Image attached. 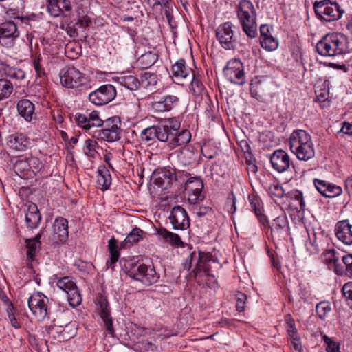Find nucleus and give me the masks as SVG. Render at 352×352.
Wrapping results in <instances>:
<instances>
[{"instance_id":"ddd939ff","label":"nucleus","mask_w":352,"mask_h":352,"mask_svg":"<svg viewBox=\"0 0 352 352\" xmlns=\"http://www.w3.org/2000/svg\"><path fill=\"white\" fill-rule=\"evenodd\" d=\"M116 96L115 87L112 85L107 84L90 93L89 100L91 103L97 106H101L113 100Z\"/></svg>"},{"instance_id":"20e7f679","label":"nucleus","mask_w":352,"mask_h":352,"mask_svg":"<svg viewBox=\"0 0 352 352\" xmlns=\"http://www.w3.org/2000/svg\"><path fill=\"white\" fill-rule=\"evenodd\" d=\"M236 14L244 33L249 38H255L257 34L256 10L249 0H241L236 6Z\"/></svg>"},{"instance_id":"dca6fc26","label":"nucleus","mask_w":352,"mask_h":352,"mask_svg":"<svg viewBox=\"0 0 352 352\" xmlns=\"http://www.w3.org/2000/svg\"><path fill=\"white\" fill-rule=\"evenodd\" d=\"M96 305L104 328L110 335L113 336L114 329L113 327L112 318L111 316L109 304L107 298L103 295H98L96 300Z\"/></svg>"},{"instance_id":"0e129e2a","label":"nucleus","mask_w":352,"mask_h":352,"mask_svg":"<svg viewBox=\"0 0 352 352\" xmlns=\"http://www.w3.org/2000/svg\"><path fill=\"white\" fill-rule=\"evenodd\" d=\"M334 271L338 275H343L345 274V267L342 266L338 262L334 263Z\"/></svg>"},{"instance_id":"6e6552de","label":"nucleus","mask_w":352,"mask_h":352,"mask_svg":"<svg viewBox=\"0 0 352 352\" xmlns=\"http://www.w3.org/2000/svg\"><path fill=\"white\" fill-rule=\"evenodd\" d=\"M314 8L318 18L327 22L340 19L344 13L337 3L329 0L315 2Z\"/></svg>"},{"instance_id":"4c0bfd02","label":"nucleus","mask_w":352,"mask_h":352,"mask_svg":"<svg viewBox=\"0 0 352 352\" xmlns=\"http://www.w3.org/2000/svg\"><path fill=\"white\" fill-rule=\"evenodd\" d=\"M109 249L110 251V261L107 262L108 267L113 269V265L118 261L120 254L117 247V241L115 238H111L109 241Z\"/></svg>"},{"instance_id":"5701e85b","label":"nucleus","mask_w":352,"mask_h":352,"mask_svg":"<svg viewBox=\"0 0 352 352\" xmlns=\"http://www.w3.org/2000/svg\"><path fill=\"white\" fill-rule=\"evenodd\" d=\"M68 234V221L61 217L56 218L53 223L52 241L56 243L65 241Z\"/></svg>"},{"instance_id":"680f3d73","label":"nucleus","mask_w":352,"mask_h":352,"mask_svg":"<svg viewBox=\"0 0 352 352\" xmlns=\"http://www.w3.org/2000/svg\"><path fill=\"white\" fill-rule=\"evenodd\" d=\"M33 65L38 76L41 77V76L45 74L44 69L41 67L40 64L39 58L35 59L34 60Z\"/></svg>"},{"instance_id":"603ef678","label":"nucleus","mask_w":352,"mask_h":352,"mask_svg":"<svg viewBox=\"0 0 352 352\" xmlns=\"http://www.w3.org/2000/svg\"><path fill=\"white\" fill-rule=\"evenodd\" d=\"M322 339L327 345L326 351L327 352H340V346L338 343L333 341L326 335L322 336Z\"/></svg>"},{"instance_id":"e433bc0d","label":"nucleus","mask_w":352,"mask_h":352,"mask_svg":"<svg viewBox=\"0 0 352 352\" xmlns=\"http://www.w3.org/2000/svg\"><path fill=\"white\" fill-rule=\"evenodd\" d=\"M118 82L129 90H136L140 87V80L134 76L127 75L118 78Z\"/></svg>"},{"instance_id":"69168bd1","label":"nucleus","mask_w":352,"mask_h":352,"mask_svg":"<svg viewBox=\"0 0 352 352\" xmlns=\"http://www.w3.org/2000/svg\"><path fill=\"white\" fill-rule=\"evenodd\" d=\"M341 131L345 134L352 135V124L346 122H344Z\"/></svg>"},{"instance_id":"37998d69","label":"nucleus","mask_w":352,"mask_h":352,"mask_svg":"<svg viewBox=\"0 0 352 352\" xmlns=\"http://www.w3.org/2000/svg\"><path fill=\"white\" fill-rule=\"evenodd\" d=\"M285 324L287 331V336L290 340H293L294 338H299L297 332V329L295 327V322L290 314H287L285 316Z\"/></svg>"},{"instance_id":"f257e3e1","label":"nucleus","mask_w":352,"mask_h":352,"mask_svg":"<svg viewBox=\"0 0 352 352\" xmlns=\"http://www.w3.org/2000/svg\"><path fill=\"white\" fill-rule=\"evenodd\" d=\"M181 122L179 118H171L144 129L140 134L143 142H148L158 140L167 142L170 148H175L188 144L191 139V133L187 129L179 131Z\"/></svg>"},{"instance_id":"423d86ee","label":"nucleus","mask_w":352,"mask_h":352,"mask_svg":"<svg viewBox=\"0 0 352 352\" xmlns=\"http://www.w3.org/2000/svg\"><path fill=\"white\" fill-rule=\"evenodd\" d=\"M188 173L170 167L163 168L153 174L154 183L162 190H167L174 185H182Z\"/></svg>"},{"instance_id":"13d9d810","label":"nucleus","mask_w":352,"mask_h":352,"mask_svg":"<svg viewBox=\"0 0 352 352\" xmlns=\"http://www.w3.org/2000/svg\"><path fill=\"white\" fill-rule=\"evenodd\" d=\"M343 296L349 300H352V282L345 283L342 289Z\"/></svg>"},{"instance_id":"a18cd8bd","label":"nucleus","mask_w":352,"mask_h":352,"mask_svg":"<svg viewBox=\"0 0 352 352\" xmlns=\"http://www.w3.org/2000/svg\"><path fill=\"white\" fill-rule=\"evenodd\" d=\"M316 311L321 320H324L327 315L331 311V304L328 301H321L316 305Z\"/></svg>"},{"instance_id":"7ed1b4c3","label":"nucleus","mask_w":352,"mask_h":352,"mask_svg":"<svg viewBox=\"0 0 352 352\" xmlns=\"http://www.w3.org/2000/svg\"><path fill=\"white\" fill-rule=\"evenodd\" d=\"M291 151L299 160L308 161L315 155L311 135L305 130H294L289 137Z\"/></svg>"},{"instance_id":"c756f323","label":"nucleus","mask_w":352,"mask_h":352,"mask_svg":"<svg viewBox=\"0 0 352 352\" xmlns=\"http://www.w3.org/2000/svg\"><path fill=\"white\" fill-rule=\"evenodd\" d=\"M137 281L142 283L146 286L151 285L157 282L160 275L156 272L155 268L152 266L146 265L145 269Z\"/></svg>"},{"instance_id":"f03ea898","label":"nucleus","mask_w":352,"mask_h":352,"mask_svg":"<svg viewBox=\"0 0 352 352\" xmlns=\"http://www.w3.org/2000/svg\"><path fill=\"white\" fill-rule=\"evenodd\" d=\"M74 119L78 126L85 130H89L92 127H99L104 124L100 130L94 131L93 137L98 140L112 142L120 138L121 122L118 117L114 116L106 120L104 122L99 116L97 111H93L88 115L77 113Z\"/></svg>"},{"instance_id":"39448f33","label":"nucleus","mask_w":352,"mask_h":352,"mask_svg":"<svg viewBox=\"0 0 352 352\" xmlns=\"http://www.w3.org/2000/svg\"><path fill=\"white\" fill-rule=\"evenodd\" d=\"M347 38L342 34L326 35L316 45L317 52L324 56H334L348 52Z\"/></svg>"},{"instance_id":"052dcab7","label":"nucleus","mask_w":352,"mask_h":352,"mask_svg":"<svg viewBox=\"0 0 352 352\" xmlns=\"http://www.w3.org/2000/svg\"><path fill=\"white\" fill-rule=\"evenodd\" d=\"M272 28L267 24H263L260 27V38H263L267 36H270L272 35L271 30Z\"/></svg>"},{"instance_id":"1a4fd4ad","label":"nucleus","mask_w":352,"mask_h":352,"mask_svg":"<svg viewBox=\"0 0 352 352\" xmlns=\"http://www.w3.org/2000/svg\"><path fill=\"white\" fill-rule=\"evenodd\" d=\"M56 285L67 295L69 304L76 307L81 303L82 298L76 283L71 276L57 278Z\"/></svg>"},{"instance_id":"e2e57ef3","label":"nucleus","mask_w":352,"mask_h":352,"mask_svg":"<svg viewBox=\"0 0 352 352\" xmlns=\"http://www.w3.org/2000/svg\"><path fill=\"white\" fill-rule=\"evenodd\" d=\"M210 207H200L195 211V214L199 217H202L211 212Z\"/></svg>"},{"instance_id":"f8f14e48","label":"nucleus","mask_w":352,"mask_h":352,"mask_svg":"<svg viewBox=\"0 0 352 352\" xmlns=\"http://www.w3.org/2000/svg\"><path fill=\"white\" fill-rule=\"evenodd\" d=\"M224 74L232 82L240 85L245 82L243 65L239 59L234 58L229 60L224 69Z\"/></svg>"},{"instance_id":"ea45409f","label":"nucleus","mask_w":352,"mask_h":352,"mask_svg":"<svg viewBox=\"0 0 352 352\" xmlns=\"http://www.w3.org/2000/svg\"><path fill=\"white\" fill-rule=\"evenodd\" d=\"M158 234L172 245H179L182 243L179 236L177 234L168 231L165 228H160Z\"/></svg>"},{"instance_id":"a878e982","label":"nucleus","mask_w":352,"mask_h":352,"mask_svg":"<svg viewBox=\"0 0 352 352\" xmlns=\"http://www.w3.org/2000/svg\"><path fill=\"white\" fill-rule=\"evenodd\" d=\"M272 235L280 239L288 232V221L285 214L280 215L273 219L270 225Z\"/></svg>"},{"instance_id":"f704fd0d","label":"nucleus","mask_w":352,"mask_h":352,"mask_svg":"<svg viewBox=\"0 0 352 352\" xmlns=\"http://www.w3.org/2000/svg\"><path fill=\"white\" fill-rule=\"evenodd\" d=\"M157 58V54L149 51L140 56L137 60V63L142 69H147L153 65Z\"/></svg>"},{"instance_id":"de8ad7c7","label":"nucleus","mask_w":352,"mask_h":352,"mask_svg":"<svg viewBox=\"0 0 352 352\" xmlns=\"http://www.w3.org/2000/svg\"><path fill=\"white\" fill-rule=\"evenodd\" d=\"M26 243V248H27V252H26V256H27V264L29 265L30 263L33 261L35 252L37 248V244L35 241L30 239L25 240Z\"/></svg>"},{"instance_id":"bf43d9fd","label":"nucleus","mask_w":352,"mask_h":352,"mask_svg":"<svg viewBox=\"0 0 352 352\" xmlns=\"http://www.w3.org/2000/svg\"><path fill=\"white\" fill-rule=\"evenodd\" d=\"M163 101L165 103V106H166V109L170 110L173 108V104L178 101V98L173 95H168L164 98Z\"/></svg>"},{"instance_id":"49530a36","label":"nucleus","mask_w":352,"mask_h":352,"mask_svg":"<svg viewBox=\"0 0 352 352\" xmlns=\"http://www.w3.org/2000/svg\"><path fill=\"white\" fill-rule=\"evenodd\" d=\"M291 199L295 206L296 210H304L305 208V203L303 199L302 192L300 190H295L292 192Z\"/></svg>"},{"instance_id":"f3484780","label":"nucleus","mask_w":352,"mask_h":352,"mask_svg":"<svg viewBox=\"0 0 352 352\" xmlns=\"http://www.w3.org/2000/svg\"><path fill=\"white\" fill-rule=\"evenodd\" d=\"M189 176L190 175L188 174V177L184 184H186V190L188 191V201L195 204L204 199V195L202 194L204 184L199 178Z\"/></svg>"},{"instance_id":"7c9ffc66","label":"nucleus","mask_w":352,"mask_h":352,"mask_svg":"<svg viewBox=\"0 0 352 352\" xmlns=\"http://www.w3.org/2000/svg\"><path fill=\"white\" fill-rule=\"evenodd\" d=\"M28 144V140L23 134L12 135L9 138L8 145L16 151L25 150Z\"/></svg>"},{"instance_id":"aec40b11","label":"nucleus","mask_w":352,"mask_h":352,"mask_svg":"<svg viewBox=\"0 0 352 352\" xmlns=\"http://www.w3.org/2000/svg\"><path fill=\"white\" fill-rule=\"evenodd\" d=\"M171 71L173 80L182 85L184 81L191 80L192 76L194 74L192 69L186 65V62L184 59H179L173 65Z\"/></svg>"},{"instance_id":"cd10ccee","label":"nucleus","mask_w":352,"mask_h":352,"mask_svg":"<svg viewBox=\"0 0 352 352\" xmlns=\"http://www.w3.org/2000/svg\"><path fill=\"white\" fill-rule=\"evenodd\" d=\"M19 114L23 117L25 121L30 122L33 120L34 113V104L28 99L20 100L16 105Z\"/></svg>"},{"instance_id":"4468645a","label":"nucleus","mask_w":352,"mask_h":352,"mask_svg":"<svg viewBox=\"0 0 352 352\" xmlns=\"http://www.w3.org/2000/svg\"><path fill=\"white\" fill-rule=\"evenodd\" d=\"M47 301L48 299L40 294H33L28 299L29 309L39 320H44L49 314Z\"/></svg>"},{"instance_id":"9b49d317","label":"nucleus","mask_w":352,"mask_h":352,"mask_svg":"<svg viewBox=\"0 0 352 352\" xmlns=\"http://www.w3.org/2000/svg\"><path fill=\"white\" fill-rule=\"evenodd\" d=\"M233 28L231 22H226L220 25L216 30V37L221 46L225 50L235 48L236 38L234 36Z\"/></svg>"},{"instance_id":"6e6d98bb","label":"nucleus","mask_w":352,"mask_h":352,"mask_svg":"<svg viewBox=\"0 0 352 352\" xmlns=\"http://www.w3.org/2000/svg\"><path fill=\"white\" fill-rule=\"evenodd\" d=\"M14 168L16 172L27 171L30 168V164L28 160H19L14 164Z\"/></svg>"},{"instance_id":"79ce46f5","label":"nucleus","mask_w":352,"mask_h":352,"mask_svg":"<svg viewBox=\"0 0 352 352\" xmlns=\"http://www.w3.org/2000/svg\"><path fill=\"white\" fill-rule=\"evenodd\" d=\"M250 204L252 209L254 211L256 216L258 217L259 221L262 223H264L266 221V218L262 214V210L260 207L259 199L254 196L251 197L250 195L248 197Z\"/></svg>"},{"instance_id":"6ab92c4d","label":"nucleus","mask_w":352,"mask_h":352,"mask_svg":"<svg viewBox=\"0 0 352 352\" xmlns=\"http://www.w3.org/2000/svg\"><path fill=\"white\" fill-rule=\"evenodd\" d=\"M76 322L68 324L63 327H50L48 329L50 337L59 342L72 338L76 335Z\"/></svg>"},{"instance_id":"864d4df0","label":"nucleus","mask_w":352,"mask_h":352,"mask_svg":"<svg viewBox=\"0 0 352 352\" xmlns=\"http://www.w3.org/2000/svg\"><path fill=\"white\" fill-rule=\"evenodd\" d=\"M8 316L11 325L14 329H20L21 327V322L16 318L13 312V307H8L7 309Z\"/></svg>"},{"instance_id":"c03bdc74","label":"nucleus","mask_w":352,"mask_h":352,"mask_svg":"<svg viewBox=\"0 0 352 352\" xmlns=\"http://www.w3.org/2000/svg\"><path fill=\"white\" fill-rule=\"evenodd\" d=\"M267 191L271 198L274 200H276L277 199H280L284 196L285 191L281 186L278 184H270L267 188Z\"/></svg>"},{"instance_id":"bb28decb","label":"nucleus","mask_w":352,"mask_h":352,"mask_svg":"<svg viewBox=\"0 0 352 352\" xmlns=\"http://www.w3.org/2000/svg\"><path fill=\"white\" fill-rule=\"evenodd\" d=\"M0 74L19 82L24 80L25 77V73L23 70L12 67L1 60H0Z\"/></svg>"},{"instance_id":"c9c22d12","label":"nucleus","mask_w":352,"mask_h":352,"mask_svg":"<svg viewBox=\"0 0 352 352\" xmlns=\"http://www.w3.org/2000/svg\"><path fill=\"white\" fill-rule=\"evenodd\" d=\"M144 232L139 228H133L126 236L124 241L122 243V246L125 248L133 245L142 239Z\"/></svg>"},{"instance_id":"2f4dec72","label":"nucleus","mask_w":352,"mask_h":352,"mask_svg":"<svg viewBox=\"0 0 352 352\" xmlns=\"http://www.w3.org/2000/svg\"><path fill=\"white\" fill-rule=\"evenodd\" d=\"M146 265L142 263L127 262L124 265V270L131 278L137 281L144 272Z\"/></svg>"},{"instance_id":"393cba45","label":"nucleus","mask_w":352,"mask_h":352,"mask_svg":"<svg viewBox=\"0 0 352 352\" xmlns=\"http://www.w3.org/2000/svg\"><path fill=\"white\" fill-rule=\"evenodd\" d=\"M352 226L348 220L338 221L335 227L336 236L344 244H352Z\"/></svg>"},{"instance_id":"0eeeda50","label":"nucleus","mask_w":352,"mask_h":352,"mask_svg":"<svg viewBox=\"0 0 352 352\" xmlns=\"http://www.w3.org/2000/svg\"><path fill=\"white\" fill-rule=\"evenodd\" d=\"M214 262L212 256L210 253L201 252H192L186 259L184 268L190 270L193 267L192 272L195 276L203 272L207 276H210V263Z\"/></svg>"},{"instance_id":"72a5a7b5","label":"nucleus","mask_w":352,"mask_h":352,"mask_svg":"<svg viewBox=\"0 0 352 352\" xmlns=\"http://www.w3.org/2000/svg\"><path fill=\"white\" fill-rule=\"evenodd\" d=\"M72 314L69 309H64L56 314L53 320V325L50 327H63L68 324L74 323L72 320Z\"/></svg>"},{"instance_id":"8fccbe9b","label":"nucleus","mask_w":352,"mask_h":352,"mask_svg":"<svg viewBox=\"0 0 352 352\" xmlns=\"http://www.w3.org/2000/svg\"><path fill=\"white\" fill-rule=\"evenodd\" d=\"M97 142L91 139H87L85 140L84 146V153L86 155L94 157L96 154V148L97 146Z\"/></svg>"},{"instance_id":"2eb2a0df","label":"nucleus","mask_w":352,"mask_h":352,"mask_svg":"<svg viewBox=\"0 0 352 352\" xmlns=\"http://www.w3.org/2000/svg\"><path fill=\"white\" fill-rule=\"evenodd\" d=\"M19 35L20 32L14 21H7L0 24V43L2 46L12 47Z\"/></svg>"},{"instance_id":"a211bd4d","label":"nucleus","mask_w":352,"mask_h":352,"mask_svg":"<svg viewBox=\"0 0 352 352\" xmlns=\"http://www.w3.org/2000/svg\"><path fill=\"white\" fill-rule=\"evenodd\" d=\"M169 220L175 230H184L189 228L190 220L186 211L180 206L173 208Z\"/></svg>"},{"instance_id":"412c9836","label":"nucleus","mask_w":352,"mask_h":352,"mask_svg":"<svg viewBox=\"0 0 352 352\" xmlns=\"http://www.w3.org/2000/svg\"><path fill=\"white\" fill-rule=\"evenodd\" d=\"M270 160L273 168L278 173H285L290 170V158L285 151L281 149L275 151Z\"/></svg>"},{"instance_id":"58836bf2","label":"nucleus","mask_w":352,"mask_h":352,"mask_svg":"<svg viewBox=\"0 0 352 352\" xmlns=\"http://www.w3.org/2000/svg\"><path fill=\"white\" fill-rule=\"evenodd\" d=\"M157 82V76L154 73L145 72L142 74L140 80V86L146 89L155 87Z\"/></svg>"},{"instance_id":"4d7b16f0","label":"nucleus","mask_w":352,"mask_h":352,"mask_svg":"<svg viewBox=\"0 0 352 352\" xmlns=\"http://www.w3.org/2000/svg\"><path fill=\"white\" fill-rule=\"evenodd\" d=\"M324 259L327 263H336L338 258L336 256V251L334 249L326 250L323 254Z\"/></svg>"},{"instance_id":"5fc2aeb1","label":"nucleus","mask_w":352,"mask_h":352,"mask_svg":"<svg viewBox=\"0 0 352 352\" xmlns=\"http://www.w3.org/2000/svg\"><path fill=\"white\" fill-rule=\"evenodd\" d=\"M236 308L239 311H243L245 309V304L247 300V296L245 294L238 292L236 294Z\"/></svg>"},{"instance_id":"4be33fe9","label":"nucleus","mask_w":352,"mask_h":352,"mask_svg":"<svg viewBox=\"0 0 352 352\" xmlns=\"http://www.w3.org/2000/svg\"><path fill=\"white\" fill-rule=\"evenodd\" d=\"M314 184L317 190L326 197H336L340 195L342 192V189L340 186L326 180L314 179Z\"/></svg>"},{"instance_id":"774afa93","label":"nucleus","mask_w":352,"mask_h":352,"mask_svg":"<svg viewBox=\"0 0 352 352\" xmlns=\"http://www.w3.org/2000/svg\"><path fill=\"white\" fill-rule=\"evenodd\" d=\"M292 344L295 350L300 351L301 349V342H300V338H294L293 340H291Z\"/></svg>"},{"instance_id":"09e8293b","label":"nucleus","mask_w":352,"mask_h":352,"mask_svg":"<svg viewBox=\"0 0 352 352\" xmlns=\"http://www.w3.org/2000/svg\"><path fill=\"white\" fill-rule=\"evenodd\" d=\"M260 42L261 46L268 51H273L276 50L278 46L277 40L274 38L272 35L265 37L263 38H260Z\"/></svg>"},{"instance_id":"338daca9","label":"nucleus","mask_w":352,"mask_h":352,"mask_svg":"<svg viewBox=\"0 0 352 352\" xmlns=\"http://www.w3.org/2000/svg\"><path fill=\"white\" fill-rule=\"evenodd\" d=\"M154 107L157 110L160 111H169V109H166V106H165V103L164 102V101H160V102H155Z\"/></svg>"},{"instance_id":"3c124183","label":"nucleus","mask_w":352,"mask_h":352,"mask_svg":"<svg viewBox=\"0 0 352 352\" xmlns=\"http://www.w3.org/2000/svg\"><path fill=\"white\" fill-rule=\"evenodd\" d=\"M191 82V89L195 95L199 96L204 91V85L197 78H195V74H193L190 80Z\"/></svg>"},{"instance_id":"473e14b6","label":"nucleus","mask_w":352,"mask_h":352,"mask_svg":"<svg viewBox=\"0 0 352 352\" xmlns=\"http://www.w3.org/2000/svg\"><path fill=\"white\" fill-rule=\"evenodd\" d=\"M97 184L102 190L109 188L111 184V176L109 170L104 166H100L98 168Z\"/></svg>"},{"instance_id":"c85d7f7f","label":"nucleus","mask_w":352,"mask_h":352,"mask_svg":"<svg viewBox=\"0 0 352 352\" xmlns=\"http://www.w3.org/2000/svg\"><path fill=\"white\" fill-rule=\"evenodd\" d=\"M41 220V215L37 206L31 203L28 205L25 213V221L27 226L30 228H35L38 226Z\"/></svg>"},{"instance_id":"a19ab883","label":"nucleus","mask_w":352,"mask_h":352,"mask_svg":"<svg viewBox=\"0 0 352 352\" xmlns=\"http://www.w3.org/2000/svg\"><path fill=\"white\" fill-rule=\"evenodd\" d=\"M14 89L12 83L5 78L0 79V101L8 98Z\"/></svg>"},{"instance_id":"9d476101","label":"nucleus","mask_w":352,"mask_h":352,"mask_svg":"<svg viewBox=\"0 0 352 352\" xmlns=\"http://www.w3.org/2000/svg\"><path fill=\"white\" fill-rule=\"evenodd\" d=\"M60 80L63 86L69 89H78L87 82L85 74L75 67L67 68L60 75Z\"/></svg>"},{"instance_id":"b1692460","label":"nucleus","mask_w":352,"mask_h":352,"mask_svg":"<svg viewBox=\"0 0 352 352\" xmlns=\"http://www.w3.org/2000/svg\"><path fill=\"white\" fill-rule=\"evenodd\" d=\"M47 9L50 15L58 17L66 16L65 13L72 10V6L68 0H47Z\"/></svg>"}]
</instances>
